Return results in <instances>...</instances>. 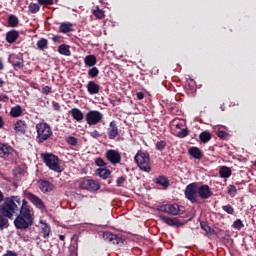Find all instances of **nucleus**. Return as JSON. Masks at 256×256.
<instances>
[{
	"label": "nucleus",
	"instance_id": "nucleus-39",
	"mask_svg": "<svg viewBox=\"0 0 256 256\" xmlns=\"http://www.w3.org/2000/svg\"><path fill=\"white\" fill-rule=\"evenodd\" d=\"M243 227H245V225L243 224V221H241V219H237L236 221H234L233 223L234 229H237L238 231H240V229H243Z\"/></svg>",
	"mask_w": 256,
	"mask_h": 256
},
{
	"label": "nucleus",
	"instance_id": "nucleus-18",
	"mask_svg": "<svg viewBox=\"0 0 256 256\" xmlns=\"http://www.w3.org/2000/svg\"><path fill=\"white\" fill-rule=\"evenodd\" d=\"M103 239L105 241H108L109 243H113L114 245H119V238L117 235L111 233V232H104L103 233Z\"/></svg>",
	"mask_w": 256,
	"mask_h": 256
},
{
	"label": "nucleus",
	"instance_id": "nucleus-14",
	"mask_svg": "<svg viewBox=\"0 0 256 256\" xmlns=\"http://www.w3.org/2000/svg\"><path fill=\"white\" fill-rule=\"evenodd\" d=\"M159 219L162 220L163 223L169 225L170 227H181L183 224L177 218H169L165 215H160Z\"/></svg>",
	"mask_w": 256,
	"mask_h": 256
},
{
	"label": "nucleus",
	"instance_id": "nucleus-16",
	"mask_svg": "<svg viewBox=\"0 0 256 256\" xmlns=\"http://www.w3.org/2000/svg\"><path fill=\"white\" fill-rule=\"evenodd\" d=\"M109 139H115L119 135V128L115 121L110 122L109 128L107 129Z\"/></svg>",
	"mask_w": 256,
	"mask_h": 256
},
{
	"label": "nucleus",
	"instance_id": "nucleus-37",
	"mask_svg": "<svg viewBox=\"0 0 256 256\" xmlns=\"http://www.w3.org/2000/svg\"><path fill=\"white\" fill-rule=\"evenodd\" d=\"M228 195L235 197L237 195V187L235 185H229L227 188Z\"/></svg>",
	"mask_w": 256,
	"mask_h": 256
},
{
	"label": "nucleus",
	"instance_id": "nucleus-52",
	"mask_svg": "<svg viewBox=\"0 0 256 256\" xmlns=\"http://www.w3.org/2000/svg\"><path fill=\"white\" fill-rule=\"evenodd\" d=\"M217 135L220 139H225V137H227V133H225V131H218Z\"/></svg>",
	"mask_w": 256,
	"mask_h": 256
},
{
	"label": "nucleus",
	"instance_id": "nucleus-21",
	"mask_svg": "<svg viewBox=\"0 0 256 256\" xmlns=\"http://www.w3.org/2000/svg\"><path fill=\"white\" fill-rule=\"evenodd\" d=\"M84 65L86 67H95L97 65V57L95 55H88L84 58Z\"/></svg>",
	"mask_w": 256,
	"mask_h": 256
},
{
	"label": "nucleus",
	"instance_id": "nucleus-25",
	"mask_svg": "<svg viewBox=\"0 0 256 256\" xmlns=\"http://www.w3.org/2000/svg\"><path fill=\"white\" fill-rule=\"evenodd\" d=\"M58 53H60V55H64L65 57H70L71 48L67 44H62L58 47Z\"/></svg>",
	"mask_w": 256,
	"mask_h": 256
},
{
	"label": "nucleus",
	"instance_id": "nucleus-13",
	"mask_svg": "<svg viewBox=\"0 0 256 256\" xmlns=\"http://www.w3.org/2000/svg\"><path fill=\"white\" fill-rule=\"evenodd\" d=\"M198 196L201 199H209V197L213 196V192H211V188H209V185H201L198 186Z\"/></svg>",
	"mask_w": 256,
	"mask_h": 256
},
{
	"label": "nucleus",
	"instance_id": "nucleus-49",
	"mask_svg": "<svg viewBox=\"0 0 256 256\" xmlns=\"http://www.w3.org/2000/svg\"><path fill=\"white\" fill-rule=\"evenodd\" d=\"M42 93H44V95H49V93H51V87L45 86V87L42 89Z\"/></svg>",
	"mask_w": 256,
	"mask_h": 256
},
{
	"label": "nucleus",
	"instance_id": "nucleus-60",
	"mask_svg": "<svg viewBox=\"0 0 256 256\" xmlns=\"http://www.w3.org/2000/svg\"><path fill=\"white\" fill-rule=\"evenodd\" d=\"M60 241H65V235H59Z\"/></svg>",
	"mask_w": 256,
	"mask_h": 256
},
{
	"label": "nucleus",
	"instance_id": "nucleus-7",
	"mask_svg": "<svg viewBox=\"0 0 256 256\" xmlns=\"http://www.w3.org/2000/svg\"><path fill=\"white\" fill-rule=\"evenodd\" d=\"M0 157L6 159V161H13L17 157V152L13 147L0 143Z\"/></svg>",
	"mask_w": 256,
	"mask_h": 256
},
{
	"label": "nucleus",
	"instance_id": "nucleus-4",
	"mask_svg": "<svg viewBox=\"0 0 256 256\" xmlns=\"http://www.w3.org/2000/svg\"><path fill=\"white\" fill-rule=\"evenodd\" d=\"M134 161L141 171L151 173V158L149 157V153L138 151L134 157Z\"/></svg>",
	"mask_w": 256,
	"mask_h": 256
},
{
	"label": "nucleus",
	"instance_id": "nucleus-20",
	"mask_svg": "<svg viewBox=\"0 0 256 256\" xmlns=\"http://www.w3.org/2000/svg\"><path fill=\"white\" fill-rule=\"evenodd\" d=\"M16 133H25L27 131V124L23 120H18L14 125Z\"/></svg>",
	"mask_w": 256,
	"mask_h": 256
},
{
	"label": "nucleus",
	"instance_id": "nucleus-57",
	"mask_svg": "<svg viewBox=\"0 0 256 256\" xmlns=\"http://www.w3.org/2000/svg\"><path fill=\"white\" fill-rule=\"evenodd\" d=\"M53 107H54L55 111H59V109H61V106H59V104H57V103H55L53 105Z\"/></svg>",
	"mask_w": 256,
	"mask_h": 256
},
{
	"label": "nucleus",
	"instance_id": "nucleus-11",
	"mask_svg": "<svg viewBox=\"0 0 256 256\" xmlns=\"http://www.w3.org/2000/svg\"><path fill=\"white\" fill-rule=\"evenodd\" d=\"M106 159H108L112 165H118V163H121V153L117 150H108L106 152Z\"/></svg>",
	"mask_w": 256,
	"mask_h": 256
},
{
	"label": "nucleus",
	"instance_id": "nucleus-34",
	"mask_svg": "<svg viewBox=\"0 0 256 256\" xmlns=\"http://www.w3.org/2000/svg\"><path fill=\"white\" fill-rule=\"evenodd\" d=\"M42 233L44 239H47V237H49V233H51V227L47 223L42 224Z\"/></svg>",
	"mask_w": 256,
	"mask_h": 256
},
{
	"label": "nucleus",
	"instance_id": "nucleus-12",
	"mask_svg": "<svg viewBox=\"0 0 256 256\" xmlns=\"http://www.w3.org/2000/svg\"><path fill=\"white\" fill-rule=\"evenodd\" d=\"M26 198L31 201L37 209H45V204L43 203V200L39 198L37 195L27 192L26 193Z\"/></svg>",
	"mask_w": 256,
	"mask_h": 256
},
{
	"label": "nucleus",
	"instance_id": "nucleus-45",
	"mask_svg": "<svg viewBox=\"0 0 256 256\" xmlns=\"http://www.w3.org/2000/svg\"><path fill=\"white\" fill-rule=\"evenodd\" d=\"M200 227L203 229V231H205V233H209V231H211V228H209V225H207L205 222H201Z\"/></svg>",
	"mask_w": 256,
	"mask_h": 256
},
{
	"label": "nucleus",
	"instance_id": "nucleus-40",
	"mask_svg": "<svg viewBox=\"0 0 256 256\" xmlns=\"http://www.w3.org/2000/svg\"><path fill=\"white\" fill-rule=\"evenodd\" d=\"M165 147H167V142H165V141H163V140L158 141V142L156 143V149H157L158 151H163V150L165 149Z\"/></svg>",
	"mask_w": 256,
	"mask_h": 256
},
{
	"label": "nucleus",
	"instance_id": "nucleus-51",
	"mask_svg": "<svg viewBox=\"0 0 256 256\" xmlns=\"http://www.w3.org/2000/svg\"><path fill=\"white\" fill-rule=\"evenodd\" d=\"M136 97L139 101H141L142 99H145V94L143 92H137Z\"/></svg>",
	"mask_w": 256,
	"mask_h": 256
},
{
	"label": "nucleus",
	"instance_id": "nucleus-58",
	"mask_svg": "<svg viewBox=\"0 0 256 256\" xmlns=\"http://www.w3.org/2000/svg\"><path fill=\"white\" fill-rule=\"evenodd\" d=\"M3 125H5V123L3 122V117L0 116V129H2Z\"/></svg>",
	"mask_w": 256,
	"mask_h": 256
},
{
	"label": "nucleus",
	"instance_id": "nucleus-10",
	"mask_svg": "<svg viewBox=\"0 0 256 256\" xmlns=\"http://www.w3.org/2000/svg\"><path fill=\"white\" fill-rule=\"evenodd\" d=\"M159 211L167 213L168 215H179L180 209L178 204H165L159 207Z\"/></svg>",
	"mask_w": 256,
	"mask_h": 256
},
{
	"label": "nucleus",
	"instance_id": "nucleus-33",
	"mask_svg": "<svg viewBox=\"0 0 256 256\" xmlns=\"http://www.w3.org/2000/svg\"><path fill=\"white\" fill-rule=\"evenodd\" d=\"M8 25L10 27H17V25H19V18H17V16L11 14L8 17Z\"/></svg>",
	"mask_w": 256,
	"mask_h": 256
},
{
	"label": "nucleus",
	"instance_id": "nucleus-8",
	"mask_svg": "<svg viewBox=\"0 0 256 256\" xmlns=\"http://www.w3.org/2000/svg\"><path fill=\"white\" fill-rule=\"evenodd\" d=\"M85 119L88 125H97L98 123H101L103 114L97 110H91L86 114Z\"/></svg>",
	"mask_w": 256,
	"mask_h": 256
},
{
	"label": "nucleus",
	"instance_id": "nucleus-63",
	"mask_svg": "<svg viewBox=\"0 0 256 256\" xmlns=\"http://www.w3.org/2000/svg\"><path fill=\"white\" fill-rule=\"evenodd\" d=\"M71 256H77V252H75V251L72 252V253H71Z\"/></svg>",
	"mask_w": 256,
	"mask_h": 256
},
{
	"label": "nucleus",
	"instance_id": "nucleus-32",
	"mask_svg": "<svg viewBox=\"0 0 256 256\" xmlns=\"http://www.w3.org/2000/svg\"><path fill=\"white\" fill-rule=\"evenodd\" d=\"M199 139L202 143H209L211 141V133L204 131L199 135Z\"/></svg>",
	"mask_w": 256,
	"mask_h": 256
},
{
	"label": "nucleus",
	"instance_id": "nucleus-54",
	"mask_svg": "<svg viewBox=\"0 0 256 256\" xmlns=\"http://www.w3.org/2000/svg\"><path fill=\"white\" fill-rule=\"evenodd\" d=\"M60 39H61V36H59V35H54V36L52 37V41H53L54 43H59Z\"/></svg>",
	"mask_w": 256,
	"mask_h": 256
},
{
	"label": "nucleus",
	"instance_id": "nucleus-59",
	"mask_svg": "<svg viewBox=\"0 0 256 256\" xmlns=\"http://www.w3.org/2000/svg\"><path fill=\"white\" fill-rule=\"evenodd\" d=\"M181 127H183V124L181 123L176 124V129H181Z\"/></svg>",
	"mask_w": 256,
	"mask_h": 256
},
{
	"label": "nucleus",
	"instance_id": "nucleus-35",
	"mask_svg": "<svg viewBox=\"0 0 256 256\" xmlns=\"http://www.w3.org/2000/svg\"><path fill=\"white\" fill-rule=\"evenodd\" d=\"M66 143L68 145H71V147H77V143H79V140H77L76 137L68 136L66 137Z\"/></svg>",
	"mask_w": 256,
	"mask_h": 256
},
{
	"label": "nucleus",
	"instance_id": "nucleus-31",
	"mask_svg": "<svg viewBox=\"0 0 256 256\" xmlns=\"http://www.w3.org/2000/svg\"><path fill=\"white\" fill-rule=\"evenodd\" d=\"M24 170L21 167H16L13 170L14 181H21V177H23Z\"/></svg>",
	"mask_w": 256,
	"mask_h": 256
},
{
	"label": "nucleus",
	"instance_id": "nucleus-38",
	"mask_svg": "<svg viewBox=\"0 0 256 256\" xmlns=\"http://www.w3.org/2000/svg\"><path fill=\"white\" fill-rule=\"evenodd\" d=\"M222 209L225 213H228V215H233L235 213V209H233V206L230 204L222 206Z\"/></svg>",
	"mask_w": 256,
	"mask_h": 256
},
{
	"label": "nucleus",
	"instance_id": "nucleus-9",
	"mask_svg": "<svg viewBox=\"0 0 256 256\" xmlns=\"http://www.w3.org/2000/svg\"><path fill=\"white\" fill-rule=\"evenodd\" d=\"M80 189L90 191V193H95V191H99V189H101V185L97 180H83L80 182Z\"/></svg>",
	"mask_w": 256,
	"mask_h": 256
},
{
	"label": "nucleus",
	"instance_id": "nucleus-55",
	"mask_svg": "<svg viewBox=\"0 0 256 256\" xmlns=\"http://www.w3.org/2000/svg\"><path fill=\"white\" fill-rule=\"evenodd\" d=\"M14 69H21V61H17L16 63H12Z\"/></svg>",
	"mask_w": 256,
	"mask_h": 256
},
{
	"label": "nucleus",
	"instance_id": "nucleus-27",
	"mask_svg": "<svg viewBox=\"0 0 256 256\" xmlns=\"http://www.w3.org/2000/svg\"><path fill=\"white\" fill-rule=\"evenodd\" d=\"M22 114H23V108H21L20 105L14 106L10 110L11 117H21Z\"/></svg>",
	"mask_w": 256,
	"mask_h": 256
},
{
	"label": "nucleus",
	"instance_id": "nucleus-23",
	"mask_svg": "<svg viewBox=\"0 0 256 256\" xmlns=\"http://www.w3.org/2000/svg\"><path fill=\"white\" fill-rule=\"evenodd\" d=\"M189 155H191V157H193L194 159H201V157H203V152L201 151V149L197 148V147H191L188 150Z\"/></svg>",
	"mask_w": 256,
	"mask_h": 256
},
{
	"label": "nucleus",
	"instance_id": "nucleus-50",
	"mask_svg": "<svg viewBox=\"0 0 256 256\" xmlns=\"http://www.w3.org/2000/svg\"><path fill=\"white\" fill-rule=\"evenodd\" d=\"M0 101H2L3 103H7V101H9V96L8 95H0Z\"/></svg>",
	"mask_w": 256,
	"mask_h": 256
},
{
	"label": "nucleus",
	"instance_id": "nucleus-26",
	"mask_svg": "<svg viewBox=\"0 0 256 256\" xmlns=\"http://www.w3.org/2000/svg\"><path fill=\"white\" fill-rule=\"evenodd\" d=\"M96 175H99L101 179H109V177H111V171L107 168H98Z\"/></svg>",
	"mask_w": 256,
	"mask_h": 256
},
{
	"label": "nucleus",
	"instance_id": "nucleus-42",
	"mask_svg": "<svg viewBox=\"0 0 256 256\" xmlns=\"http://www.w3.org/2000/svg\"><path fill=\"white\" fill-rule=\"evenodd\" d=\"M28 9L30 13H37L39 11V4L31 3Z\"/></svg>",
	"mask_w": 256,
	"mask_h": 256
},
{
	"label": "nucleus",
	"instance_id": "nucleus-5",
	"mask_svg": "<svg viewBox=\"0 0 256 256\" xmlns=\"http://www.w3.org/2000/svg\"><path fill=\"white\" fill-rule=\"evenodd\" d=\"M43 161L51 171H55V173H61L63 171L61 165H59V157L53 154H43Z\"/></svg>",
	"mask_w": 256,
	"mask_h": 256
},
{
	"label": "nucleus",
	"instance_id": "nucleus-24",
	"mask_svg": "<svg viewBox=\"0 0 256 256\" xmlns=\"http://www.w3.org/2000/svg\"><path fill=\"white\" fill-rule=\"evenodd\" d=\"M219 175L222 179H229V177H231V168L227 166H221L219 169Z\"/></svg>",
	"mask_w": 256,
	"mask_h": 256
},
{
	"label": "nucleus",
	"instance_id": "nucleus-17",
	"mask_svg": "<svg viewBox=\"0 0 256 256\" xmlns=\"http://www.w3.org/2000/svg\"><path fill=\"white\" fill-rule=\"evenodd\" d=\"M38 187L42 193H50V191H53V184L47 180H39Z\"/></svg>",
	"mask_w": 256,
	"mask_h": 256
},
{
	"label": "nucleus",
	"instance_id": "nucleus-44",
	"mask_svg": "<svg viewBox=\"0 0 256 256\" xmlns=\"http://www.w3.org/2000/svg\"><path fill=\"white\" fill-rule=\"evenodd\" d=\"M95 163H96L97 167H105V165H107L105 163V160H103L102 158H97L95 160Z\"/></svg>",
	"mask_w": 256,
	"mask_h": 256
},
{
	"label": "nucleus",
	"instance_id": "nucleus-2",
	"mask_svg": "<svg viewBox=\"0 0 256 256\" xmlns=\"http://www.w3.org/2000/svg\"><path fill=\"white\" fill-rule=\"evenodd\" d=\"M19 202L18 213L14 215L16 217L14 219V226L16 229H29L33 225V215L35 212L27 200H21V196H19Z\"/></svg>",
	"mask_w": 256,
	"mask_h": 256
},
{
	"label": "nucleus",
	"instance_id": "nucleus-22",
	"mask_svg": "<svg viewBox=\"0 0 256 256\" xmlns=\"http://www.w3.org/2000/svg\"><path fill=\"white\" fill-rule=\"evenodd\" d=\"M70 115H72L73 119H75V121H78L80 123V121H83V112H81V110H79V108H72L69 111Z\"/></svg>",
	"mask_w": 256,
	"mask_h": 256
},
{
	"label": "nucleus",
	"instance_id": "nucleus-36",
	"mask_svg": "<svg viewBox=\"0 0 256 256\" xmlns=\"http://www.w3.org/2000/svg\"><path fill=\"white\" fill-rule=\"evenodd\" d=\"M88 75H89V77H91L92 79H95V77H98V76H99V68L92 66V68L88 70Z\"/></svg>",
	"mask_w": 256,
	"mask_h": 256
},
{
	"label": "nucleus",
	"instance_id": "nucleus-41",
	"mask_svg": "<svg viewBox=\"0 0 256 256\" xmlns=\"http://www.w3.org/2000/svg\"><path fill=\"white\" fill-rule=\"evenodd\" d=\"M187 135H189V130H187V128H184L178 132L177 137H179L180 139H185Z\"/></svg>",
	"mask_w": 256,
	"mask_h": 256
},
{
	"label": "nucleus",
	"instance_id": "nucleus-56",
	"mask_svg": "<svg viewBox=\"0 0 256 256\" xmlns=\"http://www.w3.org/2000/svg\"><path fill=\"white\" fill-rule=\"evenodd\" d=\"M3 201L5 202V196L3 195V192H1L0 190V203H3Z\"/></svg>",
	"mask_w": 256,
	"mask_h": 256
},
{
	"label": "nucleus",
	"instance_id": "nucleus-29",
	"mask_svg": "<svg viewBox=\"0 0 256 256\" xmlns=\"http://www.w3.org/2000/svg\"><path fill=\"white\" fill-rule=\"evenodd\" d=\"M156 184L161 185L164 189H167L169 187V180L165 176H160L156 179Z\"/></svg>",
	"mask_w": 256,
	"mask_h": 256
},
{
	"label": "nucleus",
	"instance_id": "nucleus-28",
	"mask_svg": "<svg viewBox=\"0 0 256 256\" xmlns=\"http://www.w3.org/2000/svg\"><path fill=\"white\" fill-rule=\"evenodd\" d=\"M49 45V41L45 38H41L40 40L37 41L36 46L39 51H45Z\"/></svg>",
	"mask_w": 256,
	"mask_h": 256
},
{
	"label": "nucleus",
	"instance_id": "nucleus-19",
	"mask_svg": "<svg viewBox=\"0 0 256 256\" xmlns=\"http://www.w3.org/2000/svg\"><path fill=\"white\" fill-rule=\"evenodd\" d=\"M19 39V32L17 30H11L6 33L7 43H15Z\"/></svg>",
	"mask_w": 256,
	"mask_h": 256
},
{
	"label": "nucleus",
	"instance_id": "nucleus-15",
	"mask_svg": "<svg viewBox=\"0 0 256 256\" xmlns=\"http://www.w3.org/2000/svg\"><path fill=\"white\" fill-rule=\"evenodd\" d=\"M86 89L89 95H97L99 91H101V86H99L95 81H89L86 85Z\"/></svg>",
	"mask_w": 256,
	"mask_h": 256
},
{
	"label": "nucleus",
	"instance_id": "nucleus-43",
	"mask_svg": "<svg viewBox=\"0 0 256 256\" xmlns=\"http://www.w3.org/2000/svg\"><path fill=\"white\" fill-rule=\"evenodd\" d=\"M94 15L98 17V19H103V17H105V12L97 8L96 10H94Z\"/></svg>",
	"mask_w": 256,
	"mask_h": 256
},
{
	"label": "nucleus",
	"instance_id": "nucleus-3",
	"mask_svg": "<svg viewBox=\"0 0 256 256\" xmlns=\"http://www.w3.org/2000/svg\"><path fill=\"white\" fill-rule=\"evenodd\" d=\"M35 129L37 143H45V141L53 137V130H51V126L46 122H39L36 124Z\"/></svg>",
	"mask_w": 256,
	"mask_h": 256
},
{
	"label": "nucleus",
	"instance_id": "nucleus-53",
	"mask_svg": "<svg viewBox=\"0 0 256 256\" xmlns=\"http://www.w3.org/2000/svg\"><path fill=\"white\" fill-rule=\"evenodd\" d=\"M3 256H19V255H17L16 252L14 251L8 250L6 251L5 254H3Z\"/></svg>",
	"mask_w": 256,
	"mask_h": 256
},
{
	"label": "nucleus",
	"instance_id": "nucleus-47",
	"mask_svg": "<svg viewBox=\"0 0 256 256\" xmlns=\"http://www.w3.org/2000/svg\"><path fill=\"white\" fill-rule=\"evenodd\" d=\"M40 5H53V0H38Z\"/></svg>",
	"mask_w": 256,
	"mask_h": 256
},
{
	"label": "nucleus",
	"instance_id": "nucleus-64",
	"mask_svg": "<svg viewBox=\"0 0 256 256\" xmlns=\"http://www.w3.org/2000/svg\"><path fill=\"white\" fill-rule=\"evenodd\" d=\"M0 109H1V104H0Z\"/></svg>",
	"mask_w": 256,
	"mask_h": 256
},
{
	"label": "nucleus",
	"instance_id": "nucleus-62",
	"mask_svg": "<svg viewBox=\"0 0 256 256\" xmlns=\"http://www.w3.org/2000/svg\"><path fill=\"white\" fill-rule=\"evenodd\" d=\"M0 71H3V61L0 60Z\"/></svg>",
	"mask_w": 256,
	"mask_h": 256
},
{
	"label": "nucleus",
	"instance_id": "nucleus-48",
	"mask_svg": "<svg viewBox=\"0 0 256 256\" xmlns=\"http://www.w3.org/2000/svg\"><path fill=\"white\" fill-rule=\"evenodd\" d=\"M118 187H121L125 183V177L121 176L116 180Z\"/></svg>",
	"mask_w": 256,
	"mask_h": 256
},
{
	"label": "nucleus",
	"instance_id": "nucleus-6",
	"mask_svg": "<svg viewBox=\"0 0 256 256\" xmlns=\"http://www.w3.org/2000/svg\"><path fill=\"white\" fill-rule=\"evenodd\" d=\"M184 195L190 203H197L199 197L197 183L188 184L185 188Z\"/></svg>",
	"mask_w": 256,
	"mask_h": 256
},
{
	"label": "nucleus",
	"instance_id": "nucleus-46",
	"mask_svg": "<svg viewBox=\"0 0 256 256\" xmlns=\"http://www.w3.org/2000/svg\"><path fill=\"white\" fill-rule=\"evenodd\" d=\"M90 137H92V139H99V137H101V134L99 133V131L94 130L90 132Z\"/></svg>",
	"mask_w": 256,
	"mask_h": 256
},
{
	"label": "nucleus",
	"instance_id": "nucleus-1",
	"mask_svg": "<svg viewBox=\"0 0 256 256\" xmlns=\"http://www.w3.org/2000/svg\"><path fill=\"white\" fill-rule=\"evenodd\" d=\"M19 196L6 197L0 206V230L9 228V219L19 213Z\"/></svg>",
	"mask_w": 256,
	"mask_h": 256
},
{
	"label": "nucleus",
	"instance_id": "nucleus-30",
	"mask_svg": "<svg viewBox=\"0 0 256 256\" xmlns=\"http://www.w3.org/2000/svg\"><path fill=\"white\" fill-rule=\"evenodd\" d=\"M60 33H71L73 31V24L71 23H62L60 25Z\"/></svg>",
	"mask_w": 256,
	"mask_h": 256
},
{
	"label": "nucleus",
	"instance_id": "nucleus-61",
	"mask_svg": "<svg viewBox=\"0 0 256 256\" xmlns=\"http://www.w3.org/2000/svg\"><path fill=\"white\" fill-rule=\"evenodd\" d=\"M3 85H5V81H3V80L0 78V87H3Z\"/></svg>",
	"mask_w": 256,
	"mask_h": 256
}]
</instances>
